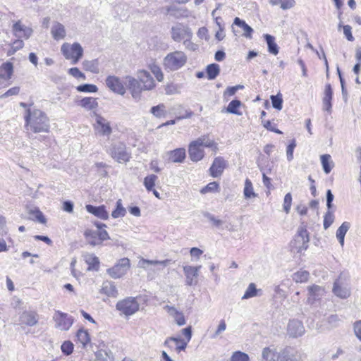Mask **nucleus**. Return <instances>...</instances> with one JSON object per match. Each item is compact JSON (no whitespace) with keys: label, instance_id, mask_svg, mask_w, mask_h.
Returning a JSON list of instances; mask_svg holds the SVG:
<instances>
[{"label":"nucleus","instance_id":"49","mask_svg":"<svg viewBox=\"0 0 361 361\" xmlns=\"http://www.w3.org/2000/svg\"><path fill=\"white\" fill-rule=\"evenodd\" d=\"M271 100L272 106L277 110H281L283 107V98L281 93H278L276 95H271Z\"/></svg>","mask_w":361,"mask_h":361},{"label":"nucleus","instance_id":"46","mask_svg":"<svg viewBox=\"0 0 361 361\" xmlns=\"http://www.w3.org/2000/svg\"><path fill=\"white\" fill-rule=\"evenodd\" d=\"M168 12L171 16L177 18L188 16V10L185 8L171 7L168 8Z\"/></svg>","mask_w":361,"mask_h":361},{"label":"nucleus","instance_id":"30","mask_svg":"<svg viewBox=\"0 0 361 361\" xmlns=\"http://www.w3.org/2000/svg\"><path fill=\"white\" fill-rule=\"evenodd\" d=\"M264 38L267 44L269 52L274 55H277L279 53V47L275 42L274 37L269 34H265Z\"/></svg>","mask_w":361,"mask_h":361},{"label":"nucleus","instance_id":"59","mask_svg":"<svg viewBox=\"0 0 361 361\" xmlns=\"http://www.w3.org/2000/svg\"><path fill=\"white\" fill-rule=\"evenodd\" d=\"M68 73L75 78H82L83 80L85 79V74L82 73L77 67L71 68L68 70Z\"/></svg>","mask_w":361,"mask_h":361},{"label":"nucleus","instance_id":"13","mask_svg":"<svg viewBox=\"0 0 361 361\" xmlns=\"http://www.w3.org/2000/svg\"><path fill=\"white\" fill-rule=\"evenodd\" d=\"M308 297L307 301L309 304L313 305L319 301L324 295V288L318 285H313L307 288Z\"/></svg>","mask_w":361,"mask_h":361},{"label":"nucleus","instance_id":"39","mask_svg":"<svg viewBox=\"0 0 361 361\" xmlns=\"http://www.w3.org/2000/svg\"><path fill=\"white\" fill-rule=\"evenodd\" d=\"M331 158L329 154H323L320 157L322 168L326 174H329L332 169L333 164Z\"/></svg>","mask_w":361,"mask_h":361},{"label":"nucleus","instance_id":"10","mask_svg":"<svg viewBox=\"0 0 361 361\" xmlns=\"http://www.w3.org/2000/svg\"><path fill=\"white\" fill-rule=\"evenodd\" d=\"M106 86L114 92L123 95L126 93V87L119 78L109 75L106 79Z\"/></svg>","mask_w":361,"mask_h":361},{"label":"nucleus","instance_id":"62","mask_svg":"<svg viewBox=\"0 0 361 361\" xmlns=\"http://www.w3.org/2000/svg\"><path fill=\"white\" fill-rule=\"evenodd\" d=\"M32 28L25 26L20 33H16V37L18 38L23 37L27 39L32 35Z\"/></svg>","mask_w":361,"mask_h":361},{"label":"nucleus","instance_id":"7","mask_svg":"<svg viewBox=\"0 0 361 361\" xmlns=\"http://www.w3.org/2000/svg\"><path fill=\"white\" fill-rule=\"evenodd\" d=\"M130 268V260L122 258L111 268L106 270L107 274L113 279H119L125 275Z\"/></svg>","mask_w":361,"mask_h":361},{"label":"nucleus","instance_id":"19","mask_svg":"<svg viewBox=\"0 0 361 361\" xmlns=\"http://www.w3.org/2000/svg\"><path fill=\"white\" fill-rule=\"evenodd\" d=\"M279 361H300V355L290 347H286L279 353Z\"/></svg>","mask_w":361,"mask_h":361},{"label":"nucleus","instance_id":"45","mask_svg":"<svg viewBox=\"0 0 361 361\" xmlns=\"http://www.w3.org/2000/svg\"><path fill=\"white\" fill-rule=\"evenodd\" d=\"M150 112L157 118L165 117L166 116V111L165 110V105L160 104L157 106H152Z\"/></svg>","mask_w":361,"mask_h":361},{"label":"nucleus","instance_id":"43","mask_svg":"<svg viewBox=\"0 0 361 361\" xmlns=\"http://www.w3.org/2000/svg\"><path fill=\"white\" fill-rule=\"evenodd\" d=\"M126 210L122 204V201L119 199L116 202V209L112 212L111 216L113 218L116 219L118 217H123L126 215Z\"/></svg>","mask_w":361,"mask_h":361},{"label":"nucleus","instance_id":"40","mask_svg":"<svg viewBox=\"0 0 361 361\" xmlns=\"http://www.w3.org/2000/svg\"><path fill=\"white\" fill-rule=\"evenodd\" d=\"M243 194L245 199H250L257 196V194L254 192L252 183L248 178L245 181Z\"/></svg>","mask_w":361,"mask_h":361},{"label":"nucleus","instance_id":"15","mask_svg":"<svg viewBox=\"0 0 361 361\" xmlns=\"http://www.w3.org/2000/svg\"><path fill=\"white\" fill-rule=\"evenodd\" d=\"M288 334L293 338L301 336L305 332L302 323L298 319L290 320L287 328Z\"/></svg>","mask_w":361,"mask_h":361},{"label":"nucleus","instance_id":"35","mask_svg":"<svg viewBox=\"0 0 361 361\" xmlns=\"http://www.w3.org/2000/svg\"><path fill=\"white\" fill-rule=\"evenodd\" d=\"M206 73L209 80H214L220 73V67L217 63H212L207 66Z\"/></svg>","mask_w":361,"mask_h":361},{"label":"nucleus","instance_id":"33","mask_svg":"<svg viewBox=\"0 0 361 361\" xmlns=\"http://www.w3.org/2000/svg\"><path fill=\"white\" fill-rule=\"evenodd\" d=\"M79 105L87 110H94L97 108L98 102L96 98L85 97L79 102Z\"/></svg>","mask_w":361,"mask_h":361},{"label":"nucleus","instance_id":"36","mask_svg":"<svg viewBox=\"0 0 361 361\" xmlns=\"http://www.w3.org/2000/svg\"><path fill=\"white\" fill-rule=\"evenodd\" d=\"M78 341L85 348L90 342V335L87 330L79 329L76 334Z\"/></svg>","mask_w":361,"mask_h":361},{"label":"nucleus","instance_id":"34","mask_svg":"<svg viewBox=\"0 0 361 361\" xmlns=\"http://www.w3.org/2000/svg\"><path fill=\"white\" fill-rule=\"evenodd\" d=\"M262 357L265 361H279V354L269 348L263 349Z\"/></svg>","mask_w":361,"mask_h":361},{"label":"nucleus","instance_id":"32","mask_svg":"<svg viewBox=\"0 0 361 361\" xmlns=\"http://www.w3.org/2000/svg\"><path fill=\"white\" fill-rule=\"evenodd\" d=\"M99 63L98 59L85 60L82 62L83 68L86 71H90L93 73H98L99 72Z\"/></svg>","mask_w":361,"mask_h":361},{"label":"nucleus","instance_id":"55","mask_svg":"<svg viewBox=\"0 0 361 361\" xmlns=\"http://www.w3.org/2000/svg\"><path fill=\"white\" fill-rule=\"evenodd\" d=\"M203 216L204 217H206L209 221H210L213 224V225L216 227H220L223 224V221L216 219L214 216V215L212 214L209 212H203Z\"/></svg>","mask_w":361,"mask_h":361},{"label":"nucleus","instance_id":"27","mask_svg":"<svg viewBox=\"0 0 361 361\" xmlns=\"http://www.w3.org/2000/svg\"><path fill=\"white\" fill-rule=\"evenodd\" d=\"M101 293L112 298H116L118 295L116 286L111 281H105L103 283Z\"/></svg>","mask_w":361,"mask_h":361},{"label":"nucleus","instance_id":"48","mask_svg":"<svg viewBox=\"0 0 361 361\" xmlns=\"http://www.w3.org/2000/svg\"><path fill=\"white\" fill-rule=\"evenodd\" d=\"M78 92L94 93L98 91V87L93 84H83L76 87Z\"/></svg>","mask_w":361,"mask_h":361},{"label":"nucleus","instance_id":"25","mask_svg":"<svg viewBox=\"0 0 361 361\" xmlns=\"http://www.w3.org/2000/svg\"><path fill=\"white\" fill-rule=\"evenodd\" d=\"M85 262L88 264L87 270L98 271L99 268V258L94 254L85 253L82 255Z\"/></svg>","mask_w":361,"mask_h":361},{"label":"nucleus","instance_id":"9","mask_svg":"<svg viewBox=\"0 0 361 361\" xmlns=\"http://www.w3.org/2000/svg\"><path fill=\"white\" fill-rule=\"evenodd\" d=\"M192 35L191 30L183 25V24H178L171 28V37L176 42H180L184 38H190Z\"/></svg>","mask_w":361,"mask_h":361},{"label":"nucleus","instance_id":"21","mask_svg":"<svg viewBox=\"0 0 361 361\" xmlns=\"http://www.w3.org/2000/svg\"><path fill=\"white\" fill-rule=\"evenodd\" d=\"M169 161L173 163H183L185 159V149L177 148L167 152Z\"/></svg>","mask_w":361,"mask_h":361},{"label":"nucleus","instance_id":"52","mask_svg":"<svg viewBox=\"0 0 361 361\" xmlns=\"http://www.w3.org/2000/svg\"><path fill=\"white\" fill-rule=\"evenodd\" d=\"M231 361H249V356L245 353L236 351L231 356Z\"/></svg>","mask_w":361,"mask_h":361},{"label":"nucleus","instance_id":"54","mask_svg":"<svg viewBox=\"0 0 361 361\" xmlns=\"http://www.w3.org/2000/svg\"><path fill=\"white\" fill-rule=\"evenodd\" d=\"M73 344L71 341H64L61 346V351L66 355H71L72 353H73Z\"/></svg>","mask_w":361,"mask_h":361},{"label":"nucleus","instance_id":"41","mask_svg":"<svg viewBox=\"0 0 361 361\" xmlns=\"http://www.w3.org/2000/svg\"><path fill=\"white\" fill-rule=\"evenodd\" d=\"M241 106V102L238 99L232 100L226 108V112L240 116L242 113L238 111V108Z\"/></svg>","mask_w":361,"mask_h":361},{"label":"nucleus","instance_id":"56","mask_svg":"<svg viewBox=\"0 0 361 361\" xmlns=\"http://www.w3.org/2000/svg\"><path fill=\"white\" fill-rule=\"evenodd\" d=\"M292 204V195L290 192L287 193L284 197L283 210L286 214L290 212Z\"/></svg>","mask_w":361,"mask_h":361},{"label":"nucleus","instance_id":"6","mask_svg":"<svg viewBox=\"0 0 361 361\" xmlns=\"http://www.w3.org/2000/svg\"><path fill=\"white\" fill-rule=\"evenodd\" d=\"M109 154L111 157L118 162H127L130 158V155L126 151V145L122 142H118L111 146Z\"/></svg>","mask_w":361,"mask_h":361},{"label":"nucleus","instance_id":"61","mask_svg":"<svg viewBox=\"0 0 361 361\" xmlns=\"http://www.w3.org/2000/svg\"><path fill=\"white\" fill-rule=\"evenodd\" d=\"M20 92V87H13L7 90L5 93L0 96V99L8 97L11 96L18 95Z\"/></svg>","mask_w":361,"mask_h":361},{"label":"nucleus","instance_id":"38","mask_svg":"<svg viewBox=\"0 0 361 361\" xmlns=\"http://www.w3.org/2000/svg\"><path fill=\"white\" fill-rule=\"evenodd\" d=\"M171 260L170 259H165L163 261H158V260H149V259H142L140 261V266L142 268L146 269V265H162L164 267H166L169 264Z\"/></svg>","mask_w":361,"mask_h":361},{"label":"nucleus","instance_id":"53","mask_svg":"<svg viewBox=\"0 0 361 361\" xmlns=\"http://www.w3.org/2000/svg\"><path fill=\"white\" fill-rule=\"evenodd\" d=\"M29 214L33 215L35 219L41 224L47 222L46 218L39 209H31Z\"/></svg>","mask_w":361,"mask_h":361},{"label":"nucleus","instance_id":"11","mask_svg":"<svg viewBox=\"0 0 361 361\" xmlns=\"http://www.w3.org/2000/svg\"><path fill=\"white\" fill-rule=\"evenodd\" d=\"M125 84L130 91L133 98L135 100H139L141 92L143 90L140 82L131 76H126Z\"/></svg>","mask_w":361,"mask_h":361},{"label":"nucleus","instance_id":"18","mask_svg":"<svg viewBox=\"0 0 361 361\" xmlns=\"http://www.w3.org/2000/svg\"><path fill=\"white\" fill-rule=\"evenodd\" d=\"M138 78L143 84L144 90H151L155 87V82L150 73L145 70L139 71Z\"/></svg>","mask_w":361,"mask_h":361},{"label":"nucleus","instance_id":"5","mask_svg":"<svg viewBox=\"0 0 361 361\" xmlns=\"http://www.w3.org/2000/svg\"><path fill=\"white\" fill-rule=\"evenodd\" d=\"M139 304L135 298L128 297L116 304V309L126 316L135 314L139 310Z\"/></svg>","mask_w":361,"mask_h":361},{"label":"nucleus","instance_id":"31","mask_svg":"<svg viewBox=\"0 0 361 361\" xmlns=\"http://www.w3.org/2000/svg\"><path fill=\"white\" fill-rule=\"evenodd\" d=\"M233 25L242 28L244 31L243 35L247 38H251L253 29L248 25L244 20L236 17L234 19Z\"/></svg>","mask_w":361,"mask_h":361},{"label":"nucleus","instance_id":"3","mask_svg":"<svg viewBox=\"0 0 361 361\" xmlns=\"http://www.w3.org/2000/svg\"><path fill=\"white\" fill-rule=\"evenodd\" d=\"M61 51L66 59L71 60V63L73 65L78 63L83 56V48L78 42H74L73 44L63 43L61 47Z\"/></svg>","mask_w":361,"mask_h":361},{"label":"nucleus","instance_id":"4","mask_svg":"<svg viewBox=\"0 0 361 361\" xmlns=\"http://www.w3.org/2000/svg\"><path fill=\"white\" fill-rule=\"evenodd\" d=\"M333 293L341 299H347L350 296L351 290L348 279L345 275L341 274L334 283Z\"/></svg>","mask_w":361,"mask_h":361},{"label":"nucleus","instance_id":"14","mask_svg":"<svg viewBox=\"0 0 361 361\" xmlns=\"http://www.w3.org/2000/svg\"><path fill=\"white\" fill-rule=\"evenodd\" d=\"M226 168V161L221 157H216L209 168L210 175L214 178L221 176L224 169Z\"/></svg>","mask_w":361,"mask_h":361},{"label":"nucleus","instance_id":"29","mask_svg":"<svg viewBox=\"0 0 361 361\" xmlns=\"http://www.w3.org/2000/svg\"><path fill=\"white\" fill-rule=\"evenodd\" d=\"M195 141L200 147H210L214 151L218 149L217 144L214 140H210L209 135H203Z\"/></svg>","mask_w":361,"mask_h":361},{"label":"nucleus","instance_id":"26","mask_svg":"<svg viewBox=\"0 0 361 361\" xmlns=\"http://www.w3.org/2000/svg\"><path fill=\"white\" fill-rule=\"evenodd\" d=\"M13 73V65L11 62L7 61L0 66V79L8 80Z\"/></svg>","mask_w":361,"mask_h":361},{"label":"nucleus","instance_id":"8","mask_svg":"<svg viewBox=\"0 0 361 361\" xmlns=\"http://www.w3.org/2000/svg\"><path fill=\"white\" fill-rule=\"evenodd\" d=\"M54 319L56 322V326L61 331L68 330L74 322L73 317L60 311H56L55 312Z\"/></svg>","mask_w":361,"mask_h":361},{"label":"nucleus","instance_id":"47","mask_svg":"<svg viewBox=\"0 0 361 361\" xmlns=\"http://www.w3.org/2000/svg\"><path fill=\"white\" fill-rule=\"evenodd\" d=\"M298 238L300 239L302 243V247L306 250L308 247V243L310 241L309 233L307 229L302 228L298 231Z\"/></svg>","mask_w":361,"mask_h":361},{"label":"nucleus","instance_id":"20","mask_svg":"<svg viewBox=\"0 0 361 361\" xmlns=\"http://www.w3.org/2000/svg\"><path fill=\"white\" fill-rule=\"evenodd\" d=\"M188 153L192 161L197 162L204 157V150L201 149V147L195 140L189 145Z\"/></svg>","mask_w":361,"mask_h":361},{"label":"nucleus","instance_id":"16","mask_svg":"<svg viewBox=\"0 0 361 361\" xmlns=\"http://www.w3.org/2000/svg\"><path fill=\"white\" fill-rule=\"evenodd\" d=\"M201 266L192 267L186 265L183 267V271L186 277V284L188 286H193L197 283L196 278L198 276V272Z\"/></svg>","mask_w":361,"mask_h":361},{"label":"nucleus","instance_id":"22","mask_svg":"<svg viewBox=\"0 0 361 361\" xmlns=\"http://www.w3.org/2000/svg\"><path fill=\"white\" fill-rule=\"evenodd\" d=\"M86 209L89 213L94 214L95 216L101 219L106 220L109 218L108 212H106L105 207L103 205L96 207L87 204L86 205Z\"/></svg>","mask_w":361,"mask_h":361},{"label":"nucleus","instance_id":"64","mask_svg":"<svg viewBox=\"0 0 361 361\" xmlns=\"http://www.w3.org/2000/svg\"><path fill=\"white\" fill-rule=\"evenodd\" d=\"M353 331L356 337L361 341V320L354 322Z\"/></svg>","mask_w":361,"mask_h":361},{"label":"nucleus","instance_id":"12","mask_svg":"<svg viewBox=\"0 0 361 361\" xmlns=\"http://www.w3.org/2000/svg\"><path fill=\"white\" fill-rule=\"evenodd\" d=\"M94 128L102 135L109 136L112 133L110 123L106 118L98 114H96Z\"/></svg>","mask_w":361,"mask_h":361},{"label":"nucleus","instance_id":"50","mask_svg":"<svg viewBox=\"0 0 361 361\" xmlns=\"http://www.w3.org/2000/svg\"><path fill=\"white\" fill-rule=\"evenodd\" d=\"M257 289L254 283H251L249 284L247 288L245 290V294L242 297V299H248L250 298H253L257 294Z\"/></svg>","mask_w":361,"mask_h":361},{"label":"nucleus","instance_id":"17","mask_svg":"<svg viewBox=\"0 0 361 361\" xmlns=\"http://www.w3.org/2000/svg\"><path fill=\"white\" fill-rule=\"evenodd\" d=\"M39 321V315L34 311H25L20 316V322L21 324L32 326L37 324Z\"/></svg>","mask_w":361,"mask_h":361},{"label":"nucleus","instance_id":"28","mask_svg":"<svg viewBox=\"0 0 361 361\" xmlns=\"http://www.w3.org/2000/svg\"><path fill=\"white\" fill-rule=\"evenodd\" d=\"M350 227V223L345 221L338 227L336 231V238L342 247L344 245L345 235L349 230Z\"/></svg>","mask_w":361,"mask_h":361},{"label":"nucleus","instance_id":"24","mask_svg":"<svg viewBox=\"0 0 361 361\" xmlns=\"http://www.w3.org/2000/svg\"><path fill=\"white\" fill-rule=\"evenodd\" d=\"M51 34L55 40L64 39L66 35L65 27L59 22H54L51 30Z\"/></svg>","mask_w":361,"mask_h":361},{"label":"nucleus","instance_id":"2","mask_svg":"<svg viewBox=\"0 0 361 361\" xmlns=\"http://www.w3.org/2000/svg\"><path fill=\"white\" fill-rule=\"evenodd\" d=\"M188 57L182 51H174L166 55L163 66L167 72H173L182 68L187 63Z\"/></svg>","mask_w":361,"mask_h":361},{"label":"nucleus","instance_id":"1","mask_svg":"<svg viewBox=\"0 0 361 361\" xmlns=\"http://www.w3.org/2000/svg\"><path fill=\"white\" fill-rule=\"evenodd\" d=\"M25 128L34 133H49V119L44 112L39 109H27L25 115Z\"/></svg>","mask_w":361,"mask_h":361},{"label":"nucleus","instance_id":"57","mask_svg":"<svg viewBox=\"0 0 361 361\" xmlns=\"http://www.w3.org/2000/svg\"><path fill=\"white\" fill-rule=\"evenodd\" d=\"M219 188V184L216 182H212L204 187L201 190V193L205 194L209 192L217 191Z\"/></svg>","mask_w":361,"mask_h":361},{"label":"nucleus","instance_id":"44","mask_svg":"<svg viewBox=\"0 0 361 361\" xmlns=\"http://www.w3.org/2000/svg\"><path fill=\"white\" fill-rule=\"evenodd\" d=\"M158 179L157 176L154 174H151L147 176L144 178V185L147 191H152L155 185V182Z\"/></svg>","mask_w":361,"mask_h":361},{"label":"nucleus","instance_id":"60","mask_svg":"<svg viewBox=\"0 0 361 361\" xmlns=\"http://www.w3.org/2000/svg\"><path fill=\"white\" fill-rule=\"evenodd\" d=\"M296 147V142L295 140H293L288 145L286 150L287 159L288 161H291L293 158V151Z\"/></svg>","mask_w":361,"mask_h":361},{"label":"nucleus","instance_id":"23","mask_svg":"<svg viewBox=\"0 0 361 361\" xmlns=\"http://www.w3.org/2000/svg\"><path fill=\"white\" fill-rule=\"evenodd\" d=\"M333 97V90L330 84H326L324 90V97L323 98V109L329 113L331 112V100Z\"/></svg>","mask_w":361,"mask_h":361},{"label":"nucleus","instance_id":"42","mask_svg":"<svg viewBox=\"0 0 361 361\" xmlns=\"http://www.w3.org/2000/svg\"><path fill=\"white\" fill-rule=\"evenodd\" d=\"M310 274L307 271L300 270L293 275V280L296 283H305L307 281Z\"/></svg>","mask_w":361,"mask_h":361},{"label":"nucleus","instance_id":"51","mask_svg":"<svg viewBox=\"0 0 361 361\" xmlns=\"http://www.w3.org/2000/svg\"><path fill=\"white\" fill-rule=\"evenodd\" d=\"M334 215L333 212L330 211V209H328V211L326 212L324 216V228L326 230L329 228L331 225L334 223Z\"/></svg>","mask_w":361,"mask_h":361},{"label":"nucleus","instance_id":"37","mask_svg":"<svg viewBox=\"0 0 361 361\" xmlns=\"http://www.w3.org/2000/svg\"><path fill=\"white\" fill-rule=\"evenodd\" d=\"M171 341L176 342V343L177 344L176 350L178 351L184 350L187 346L188 343L187 341H185L183 339H180V338L169 337L165 341L164 345L166 346H169V343Z\"/></svg>","mask_w":361,"mask_h":361},{"label":"nucleus","instance_id":"63","mask_svg":"<svg viewBox=\"0 0 361 361\" xmlns=\"http://www.w3.org/2000/svg\"><path fill=\"white\" fill-rule=\"evenodd\" d=\"M340 322V319L337 314H331L327 317V322L331 327H336Z\"/></svg>","mask_w":361,"mask_h":361},{"label":"nucleus","instance_id":"58","mask_svg":"<svg viewBox=\"0 0 361 361\" xmlns=\"http://www.w3.org/2000/svg\"><path fill=\"white\" fill-rule=\"evenodd\" d=\"M151 71L159 82H161L163 80L164 74H163L161 69L158 66L153 65L151 67Z\"/></svg>","mask_w":361,"mask_h":361}]
</instances>
